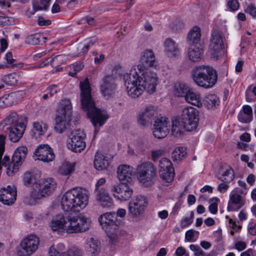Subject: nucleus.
<instances>
[{
    "mask_svg": "<svg viewBox=\"0 0 256 256\" xmlns=\"http://www.w3.org/2000/svg\"><path fill=\"white\" fill-rule=\"evenodd\" d=\"M90 218L82 214L68 216L58 215L52 220L50 224L52 230L68 234L84 232L90 229Z\"/></svg>",
    "mask_w": 256,
    "mask_h": 256,
    "instance_id": "nucleus-1",
    "label": "nucleus"
},
{
    "mask_svg": "<svg viewBox=\"0 0 256 256\" xmlns=\"http://www.w3.org/2000/svg\"><path fill=\"white\" fill-rule=\"evenodd\" d=\"M80 86L82 109L88 112L87 114L94 126H102L108 118V116L104 110L96 107L94 101L92 96V90L88 78L80 82Z\"/></svg>",
    "mask_w": 256,
    "mask_h": 256,
    "instance_id": "nucleus-2",
    "label": "nucleus"
},
{
    "mask_svg": "<svg viewBox=\"0 0 256 256\" xmlns=\"http://www.w3.org/2000/svg\"><path fill=\"white\" fill-rule=\"evenodd\" d=\"M88 203V194L80 188H74L63 194L60 205L64 212H76L84 209Z\"/></svg>",
    "mask_w": 256,
    "mask_h": 256,
    "instance_id": "nucleus-3",
    "label": "nucleus"
},
{
    "mask_svg": "<svg viewBox=\"0 0 256 256\" xmlns=\"http://www.w3.org/2000/svg\"><path fill=\"white\" fill-rule=\"evenodd\" d=\"M192 76L197 85L206 88L212 87L218 80L216 70L208 66L196 67L192 70Z\"/></svg>",
    "mask_w": 256,
    "mask_h": 256,
    "instance_id": "nucleus-4",
    "label": "nucleus"
},
{
    "mask_svg": "<svg viewBox=\"0 0 256 256\" xmlns=\"http://www.w3.org/2000/svg\"><path fill=\"white\" fill-rule=\"evenodd\" d=\"M160 114L158 106L148 104L139 112L138 122L144 127L158 126L160 124Z\"/></svg>",
    "mask_w": 256,
    "mask_h": 256,
    "instance_id": "nucleus-5",
    "label": "nucleus"
},
{
    "mask_svg": "<svg viewBox=\"0 0 256 256\" xmlns=\"http://www.w3.org/2000/svg\"><path fill=\"white\" fill-rule=\"evenodd\" d=\"M57 184L52 178H42L33 184L31 196L40 200L51 195L56 190Z\"/></svg>",
    "mask_w": 256,
    "mask_h": 256,
    "instance_id": "nucleus-6",
    "label": "nucleus"
},
{
    "mask_svg": "<svg viewBox=\"0 0 256 256\" xmlns=\"http://www.w3.org/2000/svg\"><path fill=\"white\" fill-rule=\"evenodd\" d=\"M197 112L192 107L186 108L182 112L181 117L175 116L172 120V128H196L198 118Z\"/></svg>",
    "mask_w": 256,
    "mask_h": 256,
    "instance_id": "nucleus-7",
    "label": "nucleus"
},
{
    "mask_svg": "<svg viewBox=\"0 0 256 256\" xmlns=\"http://www.w3.org/2000/svg\"><path fill=\"white\" fill-rule=\"evenodd\" d=\"M156 175V169L151 162H144L136 166L137 179L144 186L150 187L152 186Z\"/></svg>",
    "mask_w": 256,
    "mask_h": 256,
    "instance_id": "nucleus-8",
    "label": "nucleus"
},
{
    "mask_svg": "<svg viewBox=\"0 0 256 256\" xmlns=\"http://www.w3.org/2000/svg\"><path fill=\"white\" fill-rule=\"evenodd\" d=\"M140 81L138 86L142 90V94L145 90L148 93L152 94L156 91L158 84V75L153 70L140 71Z\"/></svg>",
    "mask_w": 256,
    "mask_h": 256,
    "instance_id": "nucleus-9",
    "label": "nucleus"
},
{
    "mask_svg": "<svg viewBox=\"0 0 256 256\" xmlns=\"http://www.w3.org/2000/svg\"><path fill=\"white\" fill-rule=\"evenodd\" d=\"M40 244V239L35 234H30L24 238L17 249L18 256H30L34 253Z\"/></svg>",
    "mask_w": 256,
    "mask_h": 256,
    "instance_id": "nucleus-10",
    "label": "nucleus"
},
{
    "mask_svg": "<svg viewBox=\"0 0 256 256\" xmlns=\"http://www.w3.org/2000/svg\"><path fill=\"white\" fill-rule=\"evenodd\" d=\"M72 114V105L70 100L65 99L60 102L57 110V114L55 118L58 126L66 128L70 122Z\"/></svg>",
    "mask_w": 256,
    "mask_h": 256,
    "instance_id": "nucleus-11",
    "label": "nucleus"
},
{
    "mask_svg": "<svg viewBox=\"0 0 256 256\" xmlns=\"http://www.w3.org/2000/svg\"><path fill=\"white\" fill-rule=\"evenodd\" d=\"M140 76L135 71H130L124 75V86L128 94L132 98H138L142 94V90L138 85Z\"/></svg>",
    "mask_w": 256,
    "mask_h": 256,
    "instance_id": "nucleus-12",
    "label": "nucleus"
},
{
    "mask_svg": "<svg viewBox=\"0 0 256 256\" xmlns=\"http://www.w3.org/2000/svg\"><path fill=\"white\" fill-rule=\"evenodd\" d=\"M118 76L116 71L113 70L111 74L105 76L102 78L100 90L106 98L108 99L114 94L117 88L116 82Z\"/></svg>",
    "mask_w": 256,
    "mask_h": 256,
    "instance_id": "nucleus-13",
    "label": "nucleus"
},
{
    "mask_svg": "<svg viewBox=\"0 0 256 256\" xmlns=\"http://www.w3.org/2000/svg\"><path fill=\"white\" fill-rule=\"evenodd\" d=\"M247 192L245 189L236 188L230 194V200L228 205L229 211H236L243 206L246 203L245 196Z\"/></svg>",
    "mask_w": 256,
    "mask_h": 256,
    "instance_id": "nucleus-14",
    "label": "nucleus"
},
{
    "mask_svg": "<svg viewBox=\"0 0 256 256\" xmlns=\"http://www.w3.org/2000/svg\"><path fill=\"white\" fill-rule=\"evenodd\" d=\"M209 52L211 57L215 60H218L224 53L221 35L216 30L212 31Z\"/></svg>",
    "mask_w": 256,
    "mask_h": 256,
    "instance_id": "nucleus-15",
    "label": "nucleus"
},
{
    "mask_svg": "<svg viewBox=\"0 0 256 256\" xmlns=\"http://www.w3.org/2000/svg\"><path fill=\"white\" fill-rule=\"evenodd\" d=\"M148 205L146 196H136L128 204V213L133 218H137L142 214Z\"/></svg>",
    "mask_w": 256,
    "mask_h": 256,
    "instance_id": "nucleus-16",
    "label": "nucleus"
},
{
    "mask_svg": "<svg viewBox=\"0 0 256 256\" xmlns=\"http://www.w3.org/2000/svg\"><path fill=\"white\" fill-rule=\"evenodd\" d=\"M28 118L25 115H18L17 112H12L2 122L0 126H10L14 128H26Z\"/></svg>",
    "mask_w": 256,
    "mask_h": 256,
    "instance_id": "nucleus-17",
    "label": "nucleus"
},
{
    "mask_svg": "<svg viewBox=\"0 0 256 256\" xmlns=\"http://www.w3.org/2000/svg\"><path fill=\"white\" fill-rule=\"evenodd\" d=\"M28 148L24 146H20L16 149L12 157V164L8 170V175L12 176L18 171L19 166L26 158Z\"/></svg>",
    "mask_w": 256,
    "mask_h": 256,
    "instance_id": "nucleus-18",
    "label": "nucleus"
},
{
    "mask_svg": "<svg viewBox=\"0 0 256 256\" xmlns=\"http://www.w3.org/2000/svg\"><path fill=\"white\" fill-rule=\"evenodd\" d=\"M85 136L83 130L81 129H74L71 132L70 142L68 144V148L72 151L80 152L86 147L85 142L83 139Z\"/></svg>",
    "mask_w": 256,
    "mask_h": 256,
    "instance_id": "nucleus-19",
    "label": "nucleus"
},
{
    "mask_svg": "<svg viewBox=\"0 0 256 256\" xmlns=\"http://www.w3.org/2000/svg\"><path fill=\"white\" fill-rule=\"evenodd\" d=\"M110 191L114 197L118 200L126 202L133 194L132 189L125 184H117L112 186Z\"/></svg>",
    "mask_w": 256,
    "mask_h": 256,
    "instance_id": "nucleus-20",
    "label": "nucleus"
},
{
    "mask_svg": "<svg viewBox=\"0 0 256 256\" xmlns=\"http://www.w3.org/2000/svg\"><path fill=\"white\" fill-rule=\"evenodd\" d=\"M117 177L120 184H131L134 180V168L127 164H122L117 169Z\"/></svg>",
    "mask_w": 256,
    "mask_h": 256,
    "instance_id": "nucleus-21",
    "label": "nucleus"
},
{
    "mask_svg": "<svg viewBox=\"0 0 256 256\" xmlns=\"http://www.w3.org/2000/svg\"><path fill=\"white\" fill-rule=\"evenodd\" d=\"M36 160L48 162L54 160L55 156L52 148L48 144H40L34 152Z\"/></svg>",
    "mask_w": 256,
    "mask_h": 256,
    "instance_id": "nucleus-22",
    "label": "nucleus"
},
{
    "mask_svg": "<svg viewBox=\"0 0 256 256\" xmlns=\"http://www.w3.org/2000/svg\"><path fill=\"white\" fill-rule=\"evenodd\" d=\"M156 62L155 56L154 52L148 49L144 50L142 54L140 64L138 65L139 71L153 70L150 68L154 66Z\"/></svg>",
    "mask_w": 256,
    "mask_h": 256,
    "instance_id": "nucleus-23",
    "label": "nucleus"
},
{
    "mask_svg": "<svg viewBox=\"0 0 256 256\" xmlns=\"http://www.w3.org/2000/svg\"><path fill=\"white\" fill-rule=\"evenodd\" d=\"M16 198V190L14 186H8L0 190V201L4 204L11 205L13 204Z\"/></svg>",
    "mask_w": 256,
    "mask_h": 256,
    "instance_id": "nucleus-24",
    "label": "nucleus"
},
{
    "mask_svg": "<svg viewBox=\"0 0 256 256\" xmlns=\"http://www.w3.org/2000/svg\"><path fill=\"white\" fill-rule=\"evenodd\" d=\"M112 160L110 156L98 151L95 154L94 166L98 170H106L110 166Z\"/></svg>",
    "mask_w": 256,
    "mask_h": 256,
    "instance_id": "nucleus-25",
    "label": "nucleus"
},
{
    "mask_svg": "<svg viewBox=\"0 0 256 256\" xmlns=\"http://www.w3.org/2000/svg\"><path fill=\"white\" fill-rule=\"evenodd\" d=\"M96 202L104 208H110L114 206L113 199L106 190H101L94 193Z\"/></svg>",
    "mask_w": 256,
    "mask_h": 256,
    "instance_id": "nucleus-26",
    "label": "nucleus"
},
{
    "mask_svg": "<svg viewBox=\"0 0 256 256\" xmlns=\"http://www.w3.org/2000/svg\"><path fill=\"white\" fill-rule=\"evenodd\" d=\"M22 92H15L0 98V107L10 106L18 103L22 96Z\"/></svg>",
    "mask_w": 256,
    "mask_h": 256,
    "instance_id": "nucleus-27",
    "label": "nucleus"
},
{
    "mask_svg": "<svg viewBox=\"0 0 256 256\" xmlns=\"http://www.w3.org/2000/svg\"><path fill=\"white\" fill-rule=\"evenodd\" d=\"M98 220L100 225L103 229L111 227H114V228H116L117 226L114 212H106L100 215Z\"/></svg>",
    "mask_w": 256,
    "mask_h": 256,
    "instance_id": "nucleus-28",
    "label": "nucleus"
},
{
    "mask_svg": "<svg viewBox=\"0 0 256 256\" xmlns=\"http://www.w3.org/2000/svg\"><path fill=\"white\" fill-rule=\"evenodd\" d=\"M164 52L168 56H176L180 54L178 44L171 38H167L164 42Z\"/></svg>",
    "mask_w": 256,
    "mask_h": 256,
    "instance_id": "nucleus-29",
    "label": "nucleus"
},
{
    "mask_svg": "<svg viewBox=\"0 0 256 256\" xmlns=\"http://www.w3.org/2000/svg\"><path fill=\"white\" fill-rule=\"evenodd\" d=\"M100 242L93 238H88L86 240V248L91 256H96L100 250Z\"/></svg>",
    "mask_w": 256,
    "mask_h": 256,
    "instance_id": "nucleus-30",
    "label": "nucleus"
},
{
    "mask_svg": "<svg viewBox=\"0 0 256 256\" xmlns=\"http://www.w3.org/2000/svg\"><path fill=\"white\" fill-rule=\"evenodd\" d=\"M203 52L200 44L190 46L188 52L189 59L193 62H198L202 58Z\"/></svg>",
    "mask_w": 256,
    "mask_h": 256,
    "instance_id": "nucleus-31",
    "label": "nucleus"
},
{
    "mask_svg": "<svg viewBox=\"0 0 256 256\" xmlns=\"http://www.w3.org/2000/svg\"><path fill=\"white\" fill-rule=\"evenodd\" d=\"M200 29L197 26H194L188 32V42L190 46L200 44L199 42L200 40Z\"/></svg>",
    "mask_w": 256,
    "mask_h": 256,
    "instance_id": "nucleus-32",
    "label": "nucleus"
},
{
    "mask_svg": "<svg viewBox=\"0 0 256 256\" xmlns=\"http://www.w3.org/2000/svg\"><path fill=\"white\" fill-rule=\"evenodd\" d=\"M161 184L168 186L174 180V168L161 170Z\"/></svg>",
    "mask_w": 256,
    "mask_h": 256,
    "instance_id": "nucleus-33",
    "label": "nucleus"
},
{
    "mask_svg": "<svg viewBox=\"0 0 256 256\" xmlns=\"http://www.w3.org/2000/svg\"><path fill=\"white\" fill-rule=\"evenodd\" d=\"M203 104L207 108L213 109L219 105L220 99L215 94H208L204 97Z\"/></svg>",
    "mask_w": 256,
    "mask_h": 256,
    "instance_id": "nucleus-34",
    "label": "nucleus"
},
{
    "mask_svg": "<svg viewBox=\"0 0 256 256\" xmlns=\"http://www.w3.org/2000/svg\"><path fill=\"white\" fill-rule=\"evenodd\" d=\"M185 100L187 102L198 107H200L202 106L200 94L194 92L192 88H190V92L186 95Z\"/></svg>",
    "mask_w": 256,
    "mask_h": 256,
    "instance_id": "nucleus-35",
    "label": "nucleus"
},
{
    "mask_svg": "<svg viewBox=\"0 0 256 256\" xmlns=\"http://www.w3.org/2000/svg\"><path fill=\"white\" fill-rule=\"evenodd\" d=\"M65 246L60 243L56 246H52L48 250V256H62L65 252Z\"/></svg>",
    "mask_w": 256,
    "mask_h": 256,
    "instance_id": "nucleus-36",
    "label": "nucleus"
},
{
    "mask_svg": "<svg viewBox=\"0 0 256 256\" xmlns=\"http://www.w3.org/2000/svg\"><path fill=\"white\" fill-rule=\"evenodd\" d=\"M190 90V88L188 85L182 83L178 84L175 86L174 94L178 97L185 98Z\"/></svg>",
    "mask_w": 256,
    "mask_h": 256,
    "instance_id": "nucleus-37",
    "label": "nucleus"
},
{
    "mask_svg": "<svg viewBox=\"0 0 256 256\" xmlns=\"http://www.w3.org/2000/svg\"><path fill=\"white\" fill-rule=\"evenodd\" d=\"M234 170L231 168L228 167L218 178L223 182L230 183L234 180Z\"/></svg>",
    "mask_w": 256,
    "mask_h": 256,
    "instance_id": "nucleus-38",
    "label": "nucleus"
},
{
    "mask_svg": "<svg viewBox=\"0 0 256 256\" xmlns=\"http://www.w3.org/2000/svg\"><path fill=\"white\" fill-rule=\"evenodd\" d=\"M25 129H10L8 138L13 142H16L22 138Z\"/></svg>",
    "mask_w": 256,
    "mask_h": 256,
    "instance_id": "nucleus-39",
    "label": "nucleus"
},
{
    "mask_svg": "<svg viewBox=\"0 0 256 256\" xmlns=\"http://www.w3.org/2000/svg\"><path fill=\"white\" fill-rule=\"evenodd\" d=\"M41 38L46 39L40 34L36 33L28 36L26 38L25 42L28 44L37 45L40 44Z\"/></svg>",
    "mask_w": 256,
    "mask_h": 256,
    "instance_id": "nucleus-40",
    "label": "nucleus"
},
{
    "mask_svg": "<svg viewBox=\"0 0 256 256\" xmlns=\"http://www.w3.org/2000/svg\"><path fill=\"white\" fill-rule=\"evenodd\" d=\"M20 76L15 72L3 76L2 81L8 85L15 86L17 84Z\"/></svg>",
    "mask_w": 256,
    "mask_h": 256,
    "instance_id": "nucleus-41",
    "label": "nucleus"
},
{
    "mask_svg": "<svg viewBox=\"0 0 256 256\" xmlns=\"http://www.w3.org/2000/svg\"><path fill=\"white\" fill-rule=\"evenodd\" d=\"M23 182L26 186H30L32 184L33 186L34 183L37 182L36 180V176L34 173L32 172H26L22 176Z\"/></svg>",
    "mask_w": 256,
    "mask_h": 256,
    "instance_id": "nucleus-42",
    "label": "nucleus"
},
{
    "mask_svg": "<svg viewBox=\"0 0 256 256\" xmlns=\"http://www.w3.org/2000/svg\"><path fill=\"white\" fill-rule=\"evenodd\" d=\"M68 60V56L65 54H60L54 56H52L50 60V64L53 66H57L65 63Z\"/></svg>",
    "mask_w": 256,
    "mask_h": 256,
    "instance_id": "nucleus-43",
    "label": "nucleus"
},
{
    "mask_svg": "<svg viewBox=\"0 0 256 256\" xmlns=\"http://www.w3.org/2000/svg\"><path fill=\"white\" fill-rule=\"evenodd\" d=\"M74 163H66L60 168V172L64 176H70L74 172Z\"/></svg>",
    "mask_w": 256,
    "mask_h": 256,
    "instance_id": "nucleus-44",
    "label": "nucleus"
},
{
    "mask_svg": "<svg viewBox=\"0 0 256 256\" xmlns=\"http://www.w3.org/2000/svg\"><path fill=\"white\" fill-rule=\"evenodd\" d=\"M186 149L183 146L176 148L172 153V158L174 160H180L186 154Z\"/></svg>",
    "mask_w": 256,
    "mask_h": 256,
    "instance_id": "nucleus-45",
    "label": "nucleus"
},
{
    "mask_svg": "<svg viewBox=\"0 0 256 256\" xmlns=\"http://www.w3.org/2000/svg\"><path fill=\"white\" fill-rule=\"evenodd\" d=\"M50 0H40V3L35 4L34 6V10H46L49 6Z\"/></svg>",
    "mask_w": 256,
    "mask_h": 256,
    "instance_id": "nucleus-46",
    "label": "nucleus"
},
{
    "mask_svg": "<svg viewBox=\"0 0 256 256\" xmlns=\"http://www.w3.org/2000/svg\"><path fill=\"white\" fill-rule=\"evenodd\" d=\"M82 251L77 248H72L70 249L66 252H64L62 256H82Z\"/></svg>",
    "mask_w": 256,
    "mask_h": 256,
    "instance_id": "nucleus-47",
    "label": "nucleus"
},
{
    "mask_svg": "<svg viewBox=\"0 0 256 256\" xmlns=\"http://www.w3.org/2000/svg\"><path fill=\"white\" fill-rule=\"evenodd\" d=\"M212 204L209 206V210L213 214H216L218 212V199L217 198H214L210 200Z\"/></svg>",
    "mask_w": 256,
    "mask_h": 256,
    "instance_id": "nucleus-48",
    "label": "nucleus"
},
{
    "mask_svg": "<svg viewBox=\"0 0 256 256\" xmlns=\"http://www.w3.org/2000/svg\"><path fill=\"white\" fill-rule=\"evenodd\" d=\"M194 214L193 212H190V218H184L180 222V226L182 228H186L189 226L192 222Z\"/></svg>",
    "mask_w": 256,
    "mask_h": 256,
    "instance_id": "nucleus-49",
    "label": "nucleus"
},
{
    "mask_svg": "<svg viewBox=\"0 0 256 256\" xmlns=\"http://www.w3.org/2000/svg\"><path fill=\"white\" fill-rule=\"evenodd\" d=\"M45 130L46 129H32L30 134L36 139L40 138L44 135Z\"/></svg>",
    "mask_w": 256,
    "mask_h": 256,
    "instance_id": "nucleus-50",
    "label": "nucleus"
},
{
    "mask_svg": "<svg viewBox=\"0 0 256 256\" xmlns=\"http://www.w3.org/2000/svg\"><path fill=\"white\" fill-rule=\"evenodd\" d=\"M190 248L194 252L196 256H204V252L198 245L190 244Z\"/></svg>",
    "mask_w": 256,
    "mask_h": 256,
    "instance_id": "nucleus-51",
    "label": "nucleus"
},
{
    "mask_svg": "<svg viewBox=\"0 0 256 256\" xmlns=\"http://www.w3.org/2000/svg\"><path fill=\"white\" fill-rule=\"evenodd\" d=\"M238 120L240 122L244 123H248L252 120V116L246 115L242 112L239 113L238 116Z\"/></svg>",
    "mask_w": 256,
    "mask_h": 256,
    "instance_id": "nucleus-52",
    "label": "nucleus"
},
{
    "mask_svg": "<svg viewBox=\"0 0 256 256\" xmlns=\"http://www.w3.org/2000/svg\"><path fill=\"white\" fill-rule=\"evenodd\" d=\"M172 167L171 162L166 158H161V170L164 169H170Z\"/></svg>",
    "mask_w": 256,
    "mask_h": 256,
    "instance_id": "nucleus-53",
    "label": "nucleus"
},
{
    "mask_svg": "<svg viewBox=\"0 0 256 256\" xmlns=\"http://www.w3.org/2000/svg\"><path fill=\"white\" fill-rule=\"evenodd\" d=\"M238 0H232L228 2L227 4L231 10L236 11L238 9L240 4Z\"/></svg>",
    "mask_w": 256,
    "mask_h": 256,
    "instance_id": "nucleus-54",
    "label": "nucleus"
},
{
    "mask_svg": "<svg viewBox=\"0 0 256 256\" xmlns=\"http://www.w3.org/2000/svg\"><path fill=\"white\" fill-rule=\"evenodd\" d=\"M110 228H106L104 229L105 230L108 237L110 238V240L114 242L117 238V234L115 230L116 228H114V230L112 232L110 230Z\"/></svg>",
    "mask_w": 256,
    "mask_h": 256,
    "instance_id": "nucleus-55",
    "label": "nucleus"
},
{
    "mask_svg": "<svg viewBox=\"0 0 256 256\" xmlns=\"http://www.w3.org/2000/svg\"><path fill=\"white\" fill-rule=\"evenodd\" d=\"M58 86V84H52L47 88L46 90L49 94L50 96H53L58 92V90L56 88Z\"/></svg>",
    "mask_w": 256,
    "mask_h": 256,
    "instance_id": "nucleus-56",
    "label": "nucleus"
},
{
    "mask_svg": "<svg viewBox=\"0 0 256 256\" xmlns=\"http://www.w3.org/2000/svg\"><path fill=\"white\" fill-rule=\"evenodd\" d=\"M248 230L249 233L252 236H256V223L250 222L248 226Z\"/></svg>",
    "mask_w": 256,
    "mask_h": 256,
    "instance_id": "nucleus-57",
    "label": "nucleus"
},
{
    "mask_svg": "<svg viewBox=\"0 0 256 256\" xmlns=\"http://www.w3.org/2000/svg\"><path fill=\"white\" fill-rule=\"evenodd\" d=\"M246 244L242 241H238L234 244V248L238 251H242L246 248Z\"/></svg>",
    "mask_w": 256,
    "mask_h": 256,
    "instance_id": "nucleus-58",
    "label": "nucleus"
},
{
    "mask_svg": "<svg viewBox=\"0 0 256 256\" xmlns=\"http://www.w3.org/2000/svg\"><path fill=\"white\" fill-rule=\"evenodd\" d=\"M245 12L254 17L256 16V8L252 4L248 6Z\"/></svg>",
    "mask_w": 256,
    "mask_h": 256,
    "instance_id": "nucleus-59",
    "label": "nucleus"
},
{
    "mask_svg": "<svg viewBox=\"0 0 256 256\" xmlns=\"http://www.w3.org/2000/svg\"><path fill=\"white\" fill-rule=\"evenodd\" d=\"M6 137L3 135H0V158L2 156L3 153L4 151Z\"/></svg>",
    "mask_w": 256,
    "mask_h": 256,
    "instance_id": "nucleus-60",
    "label": "nucleus"
},
{
    "mask_svg": "<svg viewBox=\"0 0 256 256\" xmlns=\"http://www.w3.org/2000/svg\"><path fill=\"white\" fill-rule=\"evenodd\" d=\"M106 182V180L104 178H101L98 180V182L96 184V188L94 192V193H96L98 190H104L103 188H100V186L103 185Z\"/></svg>",
    "mask_w": 256,
    "mask_h": 256,
    "instance_id": "nucleus-61",
    "label": "nucleus"
},
{
    "mask_svg": "<svg viewBox=\"0 0 256 256\" xmlns=\"http://www.w3.org/2000/svg\"><path fill=\"white\" fill-rule=\"evenodd\" d=\"M194 231L192 230H188L186 232L185 240L188 242H191L193 237L194 236Z\"/></svg>",
    "mask_w": 256,
    "mask_h": 256,
    "instance_id": "nucleus-62",
    "label": "nucleus"
},
{
    "mask_svg": "<svg viewBox=\"0 0 256 256\" xmlns=\"http://www.w3.org/2000/svg\"><path fill=\"white\" fill-rule=\"evenodd\" d=\"M184 25L182 22L180 20L176 21L174 24L172 26V28L178 31L180 29H182L184 27Z\"/></svg>",
    "mask_w": 256,
    "mask_h": 256,
    "instance_id": "nucleus-63",
    "label": "nucleus"
},
{
    "mask_svg": "<svg viewBox=\"0 0 256 256\" xmlns=\"http://www.w3.org/2000/svg\"><path fill=\"white\" fill-rule=\"evenodd\" d=\"M228 183H222L218 185V190L221 193L225 192L228 188L229 186L228 184Z\"/></svg>",
    "mask_w": 256,
    "mask_h": 256,
    "instance_id": "nucleus-64",
    "label": "nucleus"
}]
</instances>
